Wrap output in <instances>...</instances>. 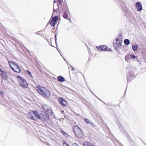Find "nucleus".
Here are the masks:
<instances>
[{
    "label": "nucleus",
    "mask_w": 146,
    "mask_h": 146,
    "mask_svg": "<svg viewBox=\"0 0 146 146\" xmlns=\"http://www.w3.org/2000/svg\"><path fill=\"white\" fill-rule=\"evenodd\" d=\"M35 89L38 93L45 98H48L50 96V92L44 87L39 86H36Z\"/></svg>",
    "instance_id": "f257e3e1"
},
{
    "label": "nucleus",
    "mask_w": 146,
    "mask_h": 146,
    "mask_svg": "<svg viewBox=\"0 0 146 146\" xmlns=\"http://www.w3.org/2000/svg\"><path fill=\"white\" fill-rule=\"evenodd\" d=\"M73 131L76 136L78 138H82L84 137L83 131L78 126H74L73 127Z\"/></svg>",
    "instance_id": "f03ea898"
},
{
    "label": "nucleus",
    "mask_w": 146,
    "mask_h": 146,
    "mask_svg": "<svg viewBox=\"0 0 146 146\" xmlns=\"http://www.w3.org/2000/svg\"><path fill=\"white\" fill-rule=\"evenodd\" d=\"M10 67L15 72L20 73L21 69L18 65L13 62L8 61Z\"/></svg>",
    "instance_id": "7ed1b4c3"
},
{
    "label": "nucleus",
    "mask_w": 146,
    "mask_h": 146,
    "mask_svg": "<svg viewBox=\"0 0 146 146\" xmlns=\"http://www.w3.org/2000/svg\"><path fill=\"white\" fill-rule=\"evenodd\" d=\"M38 115V112L36 111L31 110L28 114V117L30 119L36 120Z\"/></svg>",
    "instance_id": "20e7f679"
},
{
    "label": "nucleus",
    "mask_w": 146,
    "mask_h": 146,
    "mask_svg": "<svg viewBox=\"0 0 146 146\" xmlns=\"http://www.w3.org/2000/svg\"><path fill=\"white\" fill-rule=\"evenodd\" d=\"M122 43V40L119 38L113 41V46L116 50H118L120 48Z\"/></svg>",
    "instance_id": "39448f33"
},
{
    "label": "nucleus",
    "mask_w": 146,
    "mask_h": 146,
    "mask_svg": "<svg viewBox=\"0 0 146 146\" xmlns=\"http://www.w3.org/2000/svg\"><path fill=\"white\" fill-rule=\"evenodd\" d=\"M49 115L45 113H40V114L38 113L37 118H39L42 121H46L49 119Z\"/></svg>",
    "instance_id": "423d86ee"
},
{
    "label": "nucleus",
    "mask_w": 146,
    "mask_h": 146,
    "mask_svg": "<svg viewBox=\"0 0 146 146\" xmlns=\"http://www.w3.org/2000/svg\"><path fill=\"white\" fill-rule=\"evenodd\" d=\"M58 19V17L57 16H55L54 17H52L49 20L48 23L50 24L51 26L54 27L56 23L57 22Z\"/></svg>",
    "instance_id": "0eeeda50"
},
{
    "label": "nucleus",
    "mask_w": 146,
    "mask_h": 146,
    "mask_svg": "<svg viewBox=\"0 0 146 146\" xmlns=\"http://www.w3.org/2000/svg\"><path fill=\"white\" fill-rule=\"evenodd\" d=\"M43 110L45 113L48 115H50L52 113V110L50 107L47 105H44L42 106Z\"/></svg>",
    "instance_id": "6e6552de"
},
{
    "label": "nucleus",
    "mask_w": 146,
    "mask_h": 146,
    "mask_svg": "<svg viewBox=\"0 0 146 146\" xmlns=\"http://www.w3.org/2000/svg\"><path fill=\"white\" fill-rule=\"evenodd\" d=\"M58 101L59 103L62 106H66L68 105L67 102L65 99L62 98H59L58 99Z\"/></svg>",
    "instance_id": "1a4fd4ad"
},
{
    "label": "nucleus",
    "mask_w": 146,
    "mask_h": 146,
    "mask_svg": "<svg viewBox=\"0 0 146 146\" xmlns=\"http://www.w3.org/2000/svg\"><path fill=\"white\" fill-rule=\"evenodd\" d=\"M20 84L21 86L24 88H26L28 86L27 83L24 79L21 80L20 81Z\"/></svg>",
    "instance_id": "9d476101"
},
{
    "label": "nucleus",
    "mask_w": 146,
    "mask_h": 146,
    "mask_svg": "<svg viewBox=\"0 0 146 146\" xmlns=\"http://www.w3.org/2000/svg\"><path fill=\"white\" fill-rule=\"evenodd\" d=\"M0 71L1 72V75L3 78L6 80L7 79V76L5 71L3 70L2 69L0 68Z\"/></svg>",
    "instance_id": "9b49d317"
},
{
    "label": "nucleus",
    "mask_w": 146,
    "mask_h": 146,
    "mask_svg": "<svg viewBox=\"0 0 146 146\" xmlns=\"http://www.w3.org/2000/svg\"><path fill=\"white\" fill-rule=\"evenodd\" d=\"M136 7L138 11H141L142 9V6L139 2H137L136 3Z\"/></svg>",
    "instance_id": "f8f14e48"
},
{
    "label": "nucleus",
    "mask_w": 146,
    "mask_h": 146,
    "mask_svg": "<svg viewBox=\"0 0 146 146\" xmlns=\"http://www.w3.org/2000/svg\"><path fill=\"white\" fill-rule=\"evenodd\" d=\"M58 1L59 5L62 7V9H64L63 7H62V3L63 2V0H58ZM64 9L66 10L67 9V5L65 4V7H64Z\"/></svg>",
    "instance_id": "ddd939ff"
},
{
    "label": "nucleus",
    "mask_w": 146,
    "mask_h": 146,
    "mask_svg": "<svg viewBox=\"0 0 146 146\" xmlns=\"http://www.w3.org/2000/svg\"><path fill=\"white\" fill-rule=\"evenodd\" d=\"M102 50L109 51H111V49L110 48H108L107 46L105 45H102Z\"/></svg>",
    "instance_id": "4468645a"
},
{
    "label": "nucleus",
    "mask_w": 146,
    "mask_h": 146,
    "mask_svg": "<svg viewBox=\"0 0 146 146\" xmlns=\"http://www.w3.org/2000/svg\"><path fill=\"white\" fill-rule=\"evenodd\" d=\"M58 80L60 82H63L64 81V78L61 76H58L57 78Z\"/></svg>",
    "instance_id": "2eb2a0df"
},
{
    "label": "nucleus",
    "mask_w": 146,
    "mask_h": 146,
    "mask_svg": "<svg viewBox=\"0 0 146 146\" xmlns=\"http://www.w3.org/2000/svg\"><path fill=\"white\" fill-rule=\"evenodd\" d=\"M132 49L134 51H136L138 48V46L137 45L132 46Z\"/></svg>",
    "instance_id": "dca6fc26"
},
{
    "label": "nucleus",
    "mask_w": 146,
    "mask_h": 146,
    "mask_svg": "<svg viewBox=\"0 0 146 146\" xmlns=\"http://www.w3.org/2000/svg\"><path fill=\"white\" fill-rule=\"evenodd\" d=\"M63 17L65 19H68L69 17L67 13L66 12H65L64 15H63Z\"/></svg>",
    "instance_id": "f3484780"
},
{
    "label": "nucleus",
    "mask_w": 146,
    "mask_h": 146,
    "mask_svg": "<svg viewBox=\"0 0 146 146\" xmlns=\"http://www.w3.org/2000/svg\"><path fill=\"white\" fill-rule=\"evenodd\" d=\"M124 43L126 45H128L130 43V42L128 39H126L124 41Z\"/></svg>",
    "instance_id": "a211bd4d"
},
{
    "label": "nucleus",
    "mask_w": 146,
    "mask_h": 146,
    "mask_svg": "<svg viewBox=\"0 0 146 146\" xmlns=\"http://www.w3.org/2000/svg\"><path fill=\"white\" fill-rule=\"evenodd\" d=\"M91 143L88 141H86L84 144V146H90Z\"/></svg>",
    "instance_id": "6ab92c4d"
},
{
    "label": "nucleus",
    "mask_w": 146,
    "mask_h": 146,
    "mask_svg": "<svg viewBox=\"0 0 146 146\" xmlns=\"http://www.w3.org/2000/svg\"><path fill=\"white\" fill-rule=\"evenodd\" d=\"M130 57V55H127L125 57V59L126 61H128Z\"/></svg>",
    "instance_id": "aec40b11"
},
{
    "label": "nucleus",
    "mask_w": 146,
    "mask_h": 146,
    "mask_svg": "<svg viewBox=\"0 0 146 146\" xmlns=\"http://www.w3.org/2000/svg\"><path fill=\"white\" fill-rule=\"evenodd\" d=\"M84 120L87 123H89V124L91 122L89 119H88L87 118H85L84 119Z\"/></svg>",
    "instance_id": "412c9836"
},
{
    "label": "nucleus",
    "mask_w": 146,
    "mask_h": 146,
    "mask_svg": "<svg viewBox=\"0 0 146 146\" xmlns=\"http://www.w3.org/2000/svg\"><path fill=\"white\" fill-rule=\"evenodd\" d=\"M57 7L56 8H55V7H54V5H53V11H57V10L58 7H59L58 4H57Z\"/></svg>",
    "instance_id": "4be33fe9"
},
{
    "label": "nucleus",
    "mask_w": 146,
    "mask_h": 146,
    "mask_svg": "<svg viewBox=\"0 0 146 146\" xmlns=\"http://www.w3.org/2000/svg\"><path fill=\"white\" fill-rule=\"evenodd\" d=\"M130 56L132 59H135L137 58V56L134 54L130 55Z\"/></svg>",
    "instance_id": "5701e85b"
},
{
    "label": "nucleus",
    "mask_w": 146,
    "mask_h": 146,
    "mask_svg": "<svg viewBox=\"0 0 146 146\" xmlns=\"http://www.w3.org/2000/svg\"><path fill=\"white\" fill-rule=\"evenodd\" d=\"M96 48L100 50H102V45L99 46H96Z\"/></svg>",
    "instance_id": "b1692460"
},
{
    "label": "nucleus",
    "mask_w": 146,
    "mask_h": 146,
    "mask_svg": "<svg viewBox=\"0 0 146 146\" xmlns=\"http://www.w3.org/2000/svg\"><path fill=\"white\" fill-rule=\"evenodd\" d=\"M63 146H70L66 142H64L63 143Z\"/></svg>",
    "instance_id": "393cba45"
},
{
    "label": "nucleus",
    "mask_w": 146,
    "mask_h": 146,
    "mask_svg": "<svg viewBox=\"0 0 146 146\" xmlns=\"http://www.w3.org/2000/svg\"><path fill=\"white\" fill-rule=\"evenodd\" d=\"M90 124L91 126L92 127H95L96 126L92 122H91L90 123Z\"/></svg>",
    "instance_id": "a878e982"
},
{
    "label": "nucleus",
    "mask_w": 146,
    "mask_h": 146,
    "mask_svg": "<svg viewBox=\"0 0 146 146\" xmlns=\"http://www.w3.org/2000/svg\"><path fill=\"white\" fill-rule=\"evenodd\" d=\"M27 72L28 73L29 76L31 77H33V76L31 74V72H30L29 71L27 70Z\"/></svg>",
    "instance_id": "bb28decb"
},
{
    "label": "nucleus",
    "mask_w": 146,
    "mask_h": 146,
    "mask_svg": "<svg viewBox=\"0 0 146 146\" xmlns=\"http://www.w3.org/2000/svg\"><path fill=\"white\" fill-rule=\"evenodd\" d=\"M0 95H1V96L2 97H4V94L3 93V92L2 91H1L0 92Z\"/></svg>",
    "instance_id": "cd10ccee"
},
{
    "label": "nucleus",
    "mask_w": 146,
    "mask_h": 146,
    "mask_svg": "<svg viewBox=\"0 0 146 146\" xmlns=\"http://www.w3.org/2000/svg\"><path fill=\"white\" fill-rule=\"evenodd\" d=\"M61 133L64 135H65L66 134H67L63 130H62Z\"/></svg>",
    "instance_id": "c85d7f7f"
},
{
    "label": "nucleus",
    "mask_w": 146,
    "mask_h": 146,
    "mask_svg": "<svg viewBox=\"0 0 146 146\" xmlns=\"http://www.w3.org/2000/svg\"><path fill=\"white\" fill-rule=\"evenodd\" d=\"M56 0H54V3H56Z\"/></svg>",
    "instance_id": "c756f323"
},
{
    "label": "nucleus",
    "mask_w": 146,
    "mask_h": 146,
    "mask_svg": "<svg viewBox=\"0 0 146 146\" xmlns=\"http://www.w3.org/2000/svg\"><path fill=\"white\" fill-rule=\"evenodd\" d=\"M90 146H94V145L92 144V143H91L90 144Z\"/></svg>",
    "instance_id": "7c9ffc66"
},
{
    "label": "nucleus",
    "mask_w": 146,
    "mask_h": 146,
    "mask_svg": "<svg viewBox=\"0 0 146 146\" xmlns=\"http://www.w3.org/2000/svg\"><path fill=\"white\" fill-rule=\"evenodd\" d=\"M55 39H56V35H55Z\"/></svg>",
    "instance_id": "2f4dec72"
}]
</instances>
